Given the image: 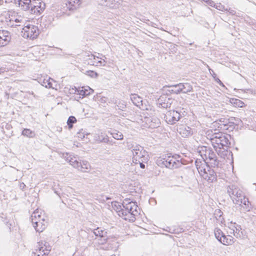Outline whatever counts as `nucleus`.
Listing matches in <instances>:
<instances>
[{
	"instance_id": "nucleus-27",
	"label": "nucleus",
	"mask_w": 256,
	"mask_h": 256,
	"mask_svg": "<svg viewBox=\"0 0 256 256\" xmlns=\"http://www.w3.org/2000/svg\"><path fill=\"white\" fill-rule=\"evenodd\" d=\"M110 134L112 137L116 140H122L123 139L124 136L121 132H120L116 130H113L111 132Z\"/></svg>"
},
{
	"instance_id": "nucleus-32",
	"label": "nucleus",
	"mask_w": 256,
	"mask_h": 256,
	"mask_svg": "<svg viewBox=\"0 0 256 256\" xmlns=\"http://www.w3.org/2000/svg\"><path fill=\"white\" fill-rule=\"evenodd\" d=\"M206 162L204 160L203 165L200 167H198L197 169L199 174L202 176V174H204L206 171V168L209 167V166L206 164Z\"/></svg>"
},
{
	"instance_id": "nucleus-4",
	"label": "nucleus",
	"mask_w": 256,
	"mask_h": 256,
	"mask_svg": "<svg viewBox=\"0 0 256 256\" xmlns=\"http://www.w3.org/2000/svg\"><path fill=\"white\" fill-rule=\"evenodd\" d=\"M200 153L203 159L206 158V160H209L212 166H218L219 162L217 159V156L214 152L210 148L206 146H202L200 150Z\"/></svg>"
},
{
	"instance_id": "nucleus-7",
	"label": "nucleus",
	"mask_w": 256,
	"mask_h": 256,
	"mask_svg": "<svg viewBox=\"0 0 256 256\" xmlns=\"http://www.w3.org/2000/svg\"><path fill=\"white\" fill-rule=\"evenodd\" d=\"M227 192L232 199L233 202H240L243 198L244 194L241 190L235 185H231L228 187Z\"/></svg>"
},
{
	"instance_id": "nucleus-5",
	"label": "nucleus",
	"mask_w": 256,
	"mask_h": 256,
	"mask_svg": "<svg viewBox=\"0 0 256 256\" xmlns=\"http://www.w3.org/2000/svg\"><path fill=\"white\" fill-rule=\"evenodd\" d=\"M184 112L180 110H170L165 114V120L170 124H174L178 122L184 116Z\"/></svg>"
},
{
	"instance_id": "nucleus-16",
	"label": "nucleus",
	"mask_w": 256,
	"mask_h": 256,
	"mask_svg": "<svg viewBox=\"0 0 256 256\" xmlns=\"http://www.w3.org/2000/svg\"><path fill=\"white\" fill-rule=\"evenodd\" d=\"M148 103V102L146 101H142V102L140 103L138 108L142 110L148 111L150 112L148 113V115L152 114L154 112V108L152 106L150 105Z\"/></svg>"
},
{
	"instance_id": "nucleus-9",
	"label": "nucleus",
	"mask_w": 256,
	"mask_h": 256,
	"mask_svg": "<svg viewBox=\"0 0 256 256\" xmlns=\"http://www.w3.org/2000/svg\"><path fill=\"white\" fill-rule=\"evenodd\" d=\"M36 216H38L36 212H33L31 216V221L33 224L34 228L38 232H40L46 227L47 222L46 221L45 218L42 220L36 221Z\"/></svg>"
},
{
	"instance_id": "nucleus-21",
	"label": "nucleus",
	"mask_w": 256,
	"mask_h": 256,
	"mask_svg": "<svg viewBox=\"0 0 256 256\" xmlns=\"http://www.w3.org/2000/svg\"><path fill=\"white\" fill-rule=\"evenodd\" d=\"M130 100L132 103L138 107L140 106V103L143 101L142 98L136 94H131Z\"/></svg>"
},
{
	"instance_id": "nucleus-18",
	"label": "nucleus",
	"mask_w": 256,
	"mask_h": 256,
	"mask_svg": "<svg viewBox=\"0 0 256 256\" xmlns=\"http://www.w3.org/2000/svg\"><path fill=\"white\" fill-rule=\"evenodd\" d=\"M67 156H66V160L70 163L74 168H78L79 162L76 156H72L71 155L66 154Z\"/></svg>"
},
{
	"instance_id": "nucleus-52",
	"label": "nucleus",
	"mask_w": 256,
	"mask_h": 256,
	"mask_svg": "<svg viewBox=\"0 0 256 256\" xmlns=\"http://www.w3.org/2000/svg\"><path fill=\"white\" fill-rule=\"evenodd\" d=\"M4 4V0H0V5H2Z\"/></svg>"
},
{
	"instance_id": "nucleus-1",
	"label": "nucleus",
	"mask_w": 256,
	"mask_h": 256,
	"mask_svg": "<svg viewBox=\"0 0 256 256\" xmlns=\"http://www.w3.org/2000/svg\"><path fill=\"white\" fill-rule=\"evenodd\" d=\"M128 149L131 150L132 154V162H148L149 160L148 154L143 147L136 144H132L128 146Z\"/></svg>"
},
{
	"instance_id": "nucleus-3",
	"label": "nucleus",
	"mask_w": 256,
	"mask_h": 256,
	"mask_svg": "<svg viewBox=\"0 0 256 256\" xmlns=\"http://www.w3.org/2000/svg\"><path fill=\"white\" fill-rule=\"evenodd\" d=\"M210 139L214 148L216 150L217 148H224V146L227 147L230 144L228 136L220 132L214 133Z\"/></svg>"
},
{
	"instance_id": "nucleus-43",
	"label": "nucleus",
	"mask_w": 256,
	"mask_h": 256,
	"mask_svg": "<svg viewBox=\"0 0 256 256\" xmlns=\"http://www.w3.org/2000/svg\"><path fill=\"white\" fill-rule=\"evenodd\" d=\"M161 105L162 108H170L171 103L168 102H163Z\"/></svg>"
},
{
	"instance_id": "nucleus-20",
	"label": "nucleus",
	"mask_w": 256,
	"mask_h": 256,
	"mask_svg": "<svg viewBox=\"0 0 256 256\" xmlns=\"http://www.w3.org/2000/svg\"><path fill=\"white\" fill-rule=\"evenodd\" d=\"M78 94L83 96H86L90 95L94 92V90L89 86L86 88L82 87L77 90Z\"/></svg>"
},
{
	"instance_id": "nucleus-37",
	"label": "nucleus",
	"mask_w": 256,
	"mask_h": 256,
	"mask_svg": "<svg viewBox=\"0 0 256 256\" xmlns=\"http://www.w3.org/2000/svg\"><path fill=\"white\" fill-rule=\"evenodd\" d=\"M86 74L92 78H96L98 76V73L93 70H88Z\"/></svg>"
},
{
	"instance_id": "nucleus-46",
	"label": "nucleus",
	"mask_w": 256,
	"mask_h": 256,
	"mask_svg": "<svg viewBox=\"0 0 256 256\" xmlns=\"http://www.w3.org/2000/svg\"><path fill=\"white\" fill-rule=\"evenodd\" d=\"M208 70L210 71V74H212V77L214 78H216V74L214 73V70H212L211 68H209V66H208Z\"/></svg>"
},
{
	"instance_id": "nucleus-44",
	"label": "nucleus",
	"mask_w": 256,
	"mask_h": 256,
	"mask_svg": "<svg viewBox=\"0 0 256 256\" xmlns=\"http://www.w3.org/2000/svg\"><path fill=\"white\" fill-rule=\"evenodd\" d=\"M135 164H140V168L144 169L145 168V163H147V162H142V160H140V162H134Z\"/></svg>"
},
{
	"instance_id": "nucleus-35",
	"label": "nucleus",
	"mask_w": 256,
	"mask_h": 256,
	"mask_svg": "<svg viewBox=\"0 0 256 256\" xmlns=\"http://www.w3.org/2000/svg\"><path fill=\"white\" fill-rule=\"evenodd\" d=\"M33 212H36L38 214V216H36V221H40L44 220V215H42V212H40V210L38 209H36V210H34Z\"/></svg>"
},
{
	"instance_id": "nucleus-2",
	"label": "nucleus",
	"mask_w": 256,
	"mask_h": 256,
	"mask_svg": "<svg viewBox=\"0 0 256 256\" xmlns=\"http://www.w3.org/2000/svg\"><path fill=\"white\" fill-rule=\"evenodd\" d=\"M179 155L167 156L164 158L158 160V164L161 166H165L170 169H174L180 167L182 163L180 162Z\"/></svg>"
},
{
	"instance_id": "nucleus-6",
	"label": "nucleus",
	"mask_w": 256,
	"mask_h": 256,
	"mask_svg": "<svg viewBox=\"0 0 256 256\" xmlns=\"http://www.w3.org/2000/svg\"><path fill=\"white\" fill-rule=\"evenodd\" d=\"M46 8V4L42 0H32L30 5L31 14L36 15L40 14Z\"/></svg>"
},
{
	"instance_id": "nucleus-19",
	"label": "nucleus",
	"mask_w": 256,
	"mask_h": 256,
	"mask_svg": "<svg viewBox=\"0 0 256 256\" xmlns=\"http://www.w3.org/2000/svg\"><path fill=\"white\" fill-rule=\"evenodd\" d=\"M178 84L180 90V93L186 94L191 92L192 90V86L189 83H180Z\"/></svg>"
},
{
	"instance_id": "nucleus-13",
	"label": "nucleus",
	"mask_w": 256,
	"mask_h": 256,
	"mask_svg": "<svg viewBox=\"0 0 256 256\" xmlns=\"http://www.w3.org/2000/svg\"><path fill=\"white\" fill-rule=\"evenodd\" d=\"M178 132L184 138H188L192 134V129L186 126L182 125L177 128Z\"/></svg>"
},
{
	"instance_id": "nucleus-24",
	"label": "nucleus",
	"mask_w": 256,
	"mask_h": 256,
	"mask_svg": "<svg viewBox=\"0 0 256 256\" xmlns=\"http://www.w3.org/2000/svg\"><path fill=\"white\" fill-rule=\"evenodd\" d=\"M168 88H169L168 92L170 94H179L180 93L179 84L169 86Z\"/></svg>"
},
{
	"instance_id": "nucleus-8",
	"label": "nucleus",
	"mask_w": 256,
	"mask_h": 256,
	"mask_svg": "<svg viewBox=\"0 0 256 256\" xmlns=\"http://www.w3.org/2000/svg\"><path fill=\"white\" fill-rule=\"evenodd\" d=\"M22 32L23 33L24 38L34 39L37 38L39 34L37 26L34 25H28L22 28Z\"/></svg>"
},
{
	"instance_id": "nucleus-12",
	"label": "nucleus",
	"mask_w": 256,
	"mask_h": 256,
	"mask_svg": "<svg viewBox=\"0 0 256 256\" xmlns=\"http://www.w3.org/2000/svg\"><path fill=\"white\" fill-rule=\"evenodd\" d=\"M11 39L10 32L7 30H0V47L8 44Z\"/></svg>"
},
{
	"instance_id": "nucleus-42",
	"label": "nucleus",
	"mask_w": 256,
	"mask_h": 256,
	"mask_svg": "<svg viewBox=\"0 0 256 256\" xmlns=\"http://www.w3.org/2000/svg\"><path fill=\"white\" fill-rule=\"evenodd\" d=\"M79 2H80V0H68L69 4L72 5V6H74V4H76L79 5L80 4Z\"/></svg>"
},
{
	"instance_id": "nucleus-15",
	"label": "nucleus",
	"mask_w": 256,
	"mask_h": 256,
	"mask_svg": "<svg viewBox=\"0 0 256 256\" xmlns=\"http://www.w3.org/2000/svg\"><path fill=\"white\" fill-rule=\"evenodd\" d=\"M234 204L242 206L246 211H250L251 209V205L250 202L248 198L244 196H243V198H242L241 200H240V202H235Z\"/></svg>"
},
{
	"instance_id": "nucleus-49",
	"label": "nucleus",
	"mask_w": 256,
	"mask_h": 256,
	"mask_svg": "<svg viewBox=\"0 0 256 256\" xmlns=\"http://www.w3.org/2000/svg\"><path fill=\"white\" fill-rule=\"evenodd\" d=\"M6 225H8V226L9 227L10 229V226H12V222H6Z\"/></svg>"
},
{
	"instance_id": "nucleus-26",
	"label": "nucleus",
	"mask_w": 256,
	"mask_h": 256,
	"mask_svg": "<svg viewBox=\"0 0 256 256\" xmlns=\"http://www.w3.org/2000/svg\"><path fill=\"white\" fill-rule=\"evenodd\" d=\"M96 140L100 142L108 143V138L107 136H106L104 134L100 132L98 134V136H96Z\"/></svg>"
},
{
	"instance_id": "nucleus-33",
	"label": "nucleus",
	"mask_w": 256,
	"mask_h": 256,
	"mask_svg": "<svg viewBox=\"0 0 256 256\" xmlns=\"http://www.w3.org/2000/svg\"><path fill=\"white\" fill-rule=\"evenodd\" d=\"M234 234L236 238H242L244 236L243 232L241 230L240 227L236 228V230H234Z\"/></svg>"
},
{
	"instance_id": "nucleus-41",
	"label": "nucleus",
	"mask_w": 256,
	"mask_h": 256,
	"mask_svg": "<svg viewBox=\"0 0 256 256\" xmlns=\"http://www.w3.org/2000/svg\"><path fill=\"white\" fill-rule=\"evenodd\" d=\"M114 0H102V4L106 6H110L112 4Z\"/></svg>"
},
{
	"instance_id": "nucleus-11",
	"label": "nucleus",
	"mask_w": 256,
	"mask_h": 256,
	"mask_svg": "<svg viewBox=\"0 0 256 256\" xmlns=\"http://www.w3.org/2000/svg\"><path fill=\"white\" fill-rule=\"evenodd\" d=\"M206 171L202 174V177L208 182L217 181V175L215 171L210 166L206 168Z\"/></svg>"
},
{
	"instance_id": "nucleus-31",
	"label": "nucleus",
	"mask_w": 256,
	"mask_h": 256,
	"mask_svg": "<svg viewBox=\"0 0 256 256\" xmlns=\"http://www.w3.org/2000/svg\"><path fill=\"white\" fill-rule=\"evenodd\" d=\"M76 119L74 116H70L67 120V124L70 130L73 128L74 124L76 122Z\"/></svg>"
},
{
	"instance_id": "nucleus-45",
	"label": "nucleus",
	"mask_w": 256,
	"mask_h": 256,
	"mask_svg": "<svg viewBox=\"0 0 256 256\" xmlns=\"http://www.w3.org/2000/svg\"><path fill=\"white\" fill-rule=\"evenodd\" d=\"M196 164V168L198 169V167H200L202 166L203 165V163H202L200 160H196L195 162Z\"/></svg>"
},
{
	"instance_id": "nucleus-47",
	"label": "nucleus",
	"mask_w": 256,
	"mask_h": 256,
	"mask_svg": "<svg viewBox=\"0 0 256 256\" xmlns=\"http://www.w3.org/2000/svg\"><path fill=\"white\" fill-rule=\"evenodd\" d=\"M216 82H218L220 86H224L223 83L221 82V80L218 78H214Z\"/></svg>"
},
{
	"instance_id": "nucleus-28",
	"label": "nucleus",
	"mask_w": 256,
	"mask_h": 256,
	"mask_svg": "<svg viewBox=\"0 0 256 256\" xmlns=\"http://www.w3.org/2000/svg\"><path fill=\"white\" fill-rule=\"evenodd\" d=\"M54 80L50 78H49L48 80L44 79L42 84V85L46 88H54L52 84V82Z\"/></svg>"
},
{
	"instance_id": "nucleus-51",
	"label": "nucleus",
	"mask_w": 256,
	"mask_h": 256,
	"mask_svg": "<svg viewBox=\"0 0 256 256\" xmlns=\"http://www.w3.org/2000/svg\"><path fill=\"white\" fill-rule=\"evenodd\" d=\"M25 186H26V185L24 183L21 184L20 185V187L22 188H24Z\"/></svg>"
},
{
	"instance_id": "nucleus-17",
	"label": "nucleus",
	"mask_w": 256,
	"mask_h": 256,
	"mask_svg": "<svg viewBox=\"0 0 256 256\" xmlns=\"http://www.w3.org/2000/svg\"><path fill=\"white\" fill-rule=\"evenodd\" d=\"M117 209L118 210V213L120 216H122L125 220H129L130 212L128 210H126V209L124 208H122L121 205H118Z\"/></svg>"
},
{
	"instance_id": "nucleus-48",
	"label": "nucleus",
	"mask_w": 256,
	"mask_h": 256,
	"mask_svg": "<svg viewBox=\"0 0 256 256\" xmlns=\"http://www.w3.org/2000/svg\"><path fill=\"white\" fill-rule=\"evenodd\" d=\"M98 63H100L101 64V66H104L106 65V62L104 60V62H102L101 60H100L98 62Z\"/></svg>"
},
{
	"instance_id": "nucleus-30",
	"label": "nucleus",
	"mask_w": 256,
	"mask_h": 256,
	"mask_svg": "<svg viewBox=\"0 0 256 256\" xmlns=\"http://www.w3.org/2000/svg\"><path fill=\"white\" fill-rule=\"evenodd\" d=\"M94 234L96 236L103 238L106 236V232L98 228L94 230Z\"/></svg>"
},
{
	"instance_id": "nucleus-34",
	"label": "nucleus",
	"mask_w": 256,
	"mask_h": 256,
	"mask_svg": "<svg viewBox=\"0 0 256 256\" xmlns=\"http://www.w3.org/2000/svg\"><path fill=\"white\" fill-rule=\"evenodd\" d=\"M231 102L234 104L236 106L242 108L244 106V103L238 99H232Z\"/></svg>"
},
{
	"instance_id": "nucleus-29",
	"label": "nucleus",
	"mask_w": 256,
	"mask_h": 256,
	"mask_svg": "<svg viewBox=\"0 0 256 256\" xmlns=\"http://www.w3.org/2000/svg\"><path fill=\"white\" fill-rule=\"evenodd\" d=\"M214 235L216 238L220 242L222 240V238L224 236V234L218 228H216L214 230Z\"/></svg>"
},
{
	"instance_id": "nucleus-22",
	"label": "nucleus",
	"mask_w": 256,
	"mask_h": 256,
	"mask_svg": "<svg viewBox=\"0 0 256 256\" xmlns=\"http://www.w3.org/2000/svg\"><path fill=\"white\" fill-rule=\"evenodd\" d=\"M220 242L226 246L231 245L234 242V238L230 236L224 235Z\"/></svg>"
},
{
	"instance_id": "nucleus-14",
	"label": "nucleus",
	"mask_w": 256,
	"mask_h": 256,
	"mask_svg": "<svg viewBox=\"0 0 256 256\" xmlns=\"http://www.w3.org/2000/svg\"><path fill=\"white\" fill-rule=\"evenodd\" d=\"M146 123L148 126L152 128L158 127L160 124V120L156 117L145 118Z\"/></svg>"
},
{
	"instance_id": "nucleus-40",
	"label": "nucleus",
	"mask_w": 256,
	"mask_h": 256,
	"mask_svg": "<svg viewBox=\"0 0 256 256\" xmlns=\"http://www.w3.org/2000/svg\"><path fill=\"white\" fill-rule=\"evenodd\" d=\"M131 202H134L130 200V198H125L123 200L122 203V208H124L126 206L130 205V204H131Z\"/></svg>"
},
{
	"instance_id": "nucleus-25",
	"label": "nucleus",
	"mask_w": 256,
	"mask_h": 256,
	"mask_svg": "<svg viewBox=\"0 0 256 256\" xmlns=\"http://www.w3.org/2000/svg\"><path fill=\"white\" fill-rule=\"evenodd\" d=\"M22 134L29 138H34L36 135L34 132L29 128H24Z\"/></svg>"
},
{
	"instance_id": "nucleus-10",
	"label": "nucleus",
	"mask_w": 256,
	"mask_h": 256,
	"mask_svg": "<svg viewBox=\"0 0 256 256\" xmlns=\"http://www.w3.org/2000/svg\"><path fill=\"white\" fill-rule=\"evenodd\" d=\"M124 208L126 209V210H128L130 212V216L129 220L134 222L136 220V216L139 214V212L138 210V206L136 202H131L130 205L126 206Z\"/></svg>"
},
{
	"instance_id": "nucleus-50",
	"label": "nucleus",
	"mask_w": 256,
	"mask_h": 256,
	"mask_svg": "<svg viewBox=\"0 0 256 256\" xmlns=\"http://www.w3.org/2000/svg\"><path fill=\"white\" fill-rule=\"evenodd\" d=\"M4 72V69L2 68H0V74L2 72Z\"/></svg>"
},
{
	"instance_id": "nucleus-39",
	"label": "nucleus",
	"mask_w": 256,
	"mask_h": 256,
	"mask_svg": "<svg viewBox=\"0 0 256 256\" xmlns=\"http://www.w3.org/2000/svg\"><path fill=\"white\" fill-rule=\"evenodd\" d=\"M222 212L220 210H218V212L215 214L216 218V219L220 221L221 222H222V220H224V218H222Z\"/></svg>"
},
{
	"instance_id": "nucleus-23",
	"label": "nucleus",
	"mask_w": 256,
	"mask_h": 256,
	"mask_svg": "<svg viewBox=\"0 0 256 256\" xmlns=\"http://www.w3.org/2000/svg\"><path fill=\"white\" fill-rule=\"evenodd\" d=\"M78 166L79 167L76 168L82 172H86V170H88L90 168L89 162L86 160H82V162H79Z\"/></svg>"
},
{
	"instance_id": "nucleus-38",
	"label": "nucleus",
	"mask_w": 256,
	"mask_h": 256,
	"mask_svg": "<svg viewBox=\"0 0 256 256\" xmlns=\"http://www.w3.org/2000/svg\"><path fill=\"white\" fill-rule=\"evenodd\" d=\"M42 243L41 244L38 243V250H36V251H38L37 252L38 253L37 256H42V254H44V252H42L43 246H42Z\"/></svg>"
},
{
	"instance_id": "nucleus-36",
	"label": "nucleus",
	"mask_w": 256,
	"mask_h": 256,
	"mask_svg": "<svg viewBox=\"0 0 256 256\" xmlns=\"http://www.w3.org/2000/svg\"><path fill=\"white\" fill-rule=\"evenodd\" d=\"M88 134L86 133V132L83 129L80 130L78 133V137L81 140L84 138L86 135L87 136Z\"/></svg>"
}]
</instances>
